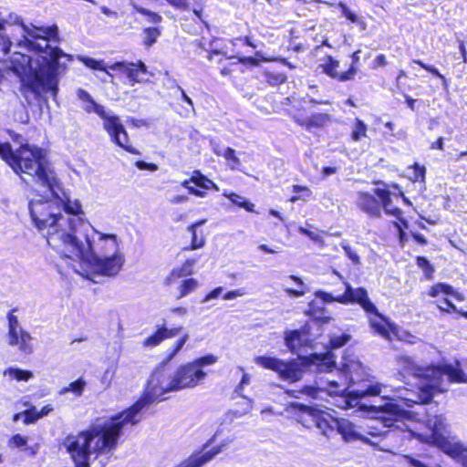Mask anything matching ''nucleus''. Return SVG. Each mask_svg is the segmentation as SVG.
I'll use <instances>...</instances> for the list:
<instances>
[{"mask_svg":"<svg viewBox=\"0 0 467 467\" xmlns=\"http://www.w3.org/2000/svg\"><path fill=\"white\" fill-rule=\"evenodd\" d=\"M339 379H319L314 385L305 386L300 389L292 390L295 398L306 396L318 399L326 392L335 398L334 404L342 409H367L360 400L368 396H382L387 393L386 384L379 383L367 371L362 363L352 356L343 358L340 364Z\"/></svg>","mask_w":467,"mask_h":467,"instance_id":"obj_4","label":"nucleus"},{"mask_svg":"<svg viewBox=\"0 0 467 467\" xmlns=\"http://www.w3.org/2000/svg\"><path fill=\"white\" fill-rule=\"evenodd\" d=\"M165 339V334L161 326L159 327L152 335L146 337L142 344L145 348H154L159 346Z\"/></svg>","mask_w":467,"mask_h":467,"instance_id":"obj_31","label":"nucleus"},{"mask_svg":"<svg viewBox=\"0 0 467 467\" xmlns=\"http://www.w3.org/2000/svg\"><path fill=\"white\" fill-rule=\"evenodd\" d=\"M223 288L222 286L216 287L213 291H211L206 296L203 298L202 302H208L212 299H215L219 297L223 292Z\"/></svg>","mask_w":467,"mask_h":467,"instance_id":"obj_55","label":"nucleus"},{"mask_svg":"<svg viewBox=\"0 0 467 467\" xmlns=\"http://www.w3.org/2000/svg\"><path fill=\"white\" fill-rule=\"evenodd\" d=\"M55 205L52 196L39 197L32 199L28 208L34 225L60 255L61 264L94 283L103 276L117 275L125 262L121 240L95 227L87 231L88 225L81 218L61 214Z\"/></svg>","mask_w":467,"mask_h":467,"instance_id":"obj_1","label":"nucleus"},{"mask_svg":"<svg viewBox=\"0 0 467 467\" xmlns=\"http://www.w3.org/2000/svg\"><path fill=\"white\" fill-rule=\"evenodd\" d=\"M53 410V407L51 405L44 406L40 410H37L36 418H43L48 415Z\"/></svg>","mask_w":467,"mask_h":467,"instance_id":"obj_61","label":"nucleus"},{"mask_svg":"<svg viewBox=\"0 0 467 467\" xmlns=\"http://www.w3.org/2000/svg\"><path fill=\"white\" fill-rule=\"evenodd\" d=\"M449 293H452V286L444 283H438L429 290V296L431 297H437L441 294L449 295Z\"/></svg>","mask_w":467,"mask_h":467,"instance_id":"obj_36","label":"nucleus"},{"mask_svg":"<svg viewBox=\"0 0 467 467\" xmlns=\"http://www.w3.org/2000/svg\"><path fill=\"white\" fill-rule=\"evenodd\" d=\"M404 405L397 402H389L379 407H369V410L376 413H380L377 419L368 420L362 425V431L372 441H379L390 434L391 431L388 430L391 427L400 428L396 423L399 418L405 416L407 411L402 408Z\"/></svg>","mask_w":467,"mask_h":467,"instance_id":"obj_9","label":"nucleus"},{"mask_svg":"<svg viewBox=\"0 0 467 467\" xmlns=\"http://www.w3.org/2000/svg\"><path fill=\"white\" fill-rule=\"evenodd\" d=\"M293 192L296 193L289 199V202H296L297 201L307 202L313 198V192L307 186L293 185Z\"/></svg>","mask_w":467,"mask_h":467,"instance_id":"obj_27","label":"nucleus"},{"mask_svg":"<svg viewBox=\"0 0 467 467\" xmlns=\"http://www.w3.org/2000/svg\"><path fill=\"white\" fill-rule=\"evenodd\" d=\"M250 375L248 373L244 372L242 379L238 385L237 391H241L244 388L250 383Z\"/></svg>","mask_w":467,"mask_h":467,"instance_id":"obj_60","label":"nucleus"},{"mask_svg":"<svg viewBox=\"0 0 467 467\" xmlns=\"http://www.w3.org/2000/svg\"><path fill=\"white\" fill-rule=\"evenodd\" d=\"M5 376H8L10 379L17 381H28L33 378V373L29 370H23L17 368H9L4 372Z\"/></svg>","mask_w":467,"mask_h":467,"instance_id":"obj_28","label":"nucleus"},{"mask_svg":"<svg viewBox=\"0 0 467 467\" xmlns=\"http://www.w3.org/2000/svg\"><path fill=\"white\" fill-rule=\"evenodd\" d=\"M300 420L306 428L316 426L323 435L328 437L332 431H336L333 422L337 421V419L330 418V420H327L313 410L304 407L303 416Z\"/></svg>","mask_w":467,"mask_h":467,"instance_id":"obj_15","label":"nucleus"},{"mask_svg":"<svg viewBox=\"0 0 467 467\" xmlns=\"http://www.w3.org/2000/svg\"><path fill=\"white\" fill-rule=\"evenodd\" d=\"M425 174H426L425 167L415 163L413 166V175H412L413 182H420L424 183Z\"/></svg>","mask_w":467,"mask_h":467,"instance_id":"obj_44","label":"nucleus"},{"mask_svg":"<svg viewBox=\"0 0 467 467\" xmlns=\"http://www.w3.org/2000/svg\"><path fill=\"white\" fill-rule=\"evenodd\" d=\"M161 35V32L156 27H148L144 29V45L147 47L152 46L159 36Z\"/></svg>","mask_w":467,"mask_h":467,"instance_id":"obj_38","label":"nucleus"},{"mask_svg":"<svg viewBox=\"0 0 467 467\" xmlns=\"http://www.w3.org/2000/svg\"><path fill=\"white\" fill-rule=\"evenodd\" d=\"M16 309L10 310L6 315L7 319V343L10 347L16 348L25 354H31L34 350L33 337L31 334L21 326Z\"/></svg>","mask_w":467,"mask_h":467,"instance_id":"obj_11","label":"nucleus"},{"mask_svg":"<svg viewBox=\"0 0 467 467\" xmlns=\"http://www.w3.org/2000/svg\"><path fill=\"white\" fill-rule=\"evenodd\" d=\"M285 341L286 347L292 351L296 352L297 349L309 343L308 335L306 328L300 330H290L285 333Z\"/></svg>","mask_w":467,"mask_h":467,"instance_id":"obj_23","label":"nucleus"},{"mask_svg":"<svg viewBox=\"0 0 467 467\" xmlns=\"http://www.w3.org/2000/svg\"><path fill=\"white\" fill-rule=\"evenodd\" d=\"M35 149H39V147L26 143L22 144L17 150H13L9 143H0V156L16 174H19L23 166L21 159L23 150H28L33 151Z\"/></svg>","mask_w":467,"mask_h":467,"instance_id":"obj_16","label":"nucleus"},{"mask_svg":"<svg viewBox=\"0 0 467 467\" xmlns=\"http://www.w3.org/2000/svg\"><path fill=\"white\" fill-rule=\"evenodd\" d=\"M289 278L292 279L293 281H295V283H296L300 286V289L285 288V291L289 296H294V297H299V296H304L306 291L304 289L305 284H304L303 280L300 277H297L296 275H290Z\"/></svg>","mask_w":467,"mask_h":467,"instance_id":"obj_39","label":"nucleus"},{"mask_svg":"<svg viewBox=\"0 0 467 467\" xmlns=\"http://www.w3.org/2000/svg\"><path fill=\"white\" fill-rule=\"evenodd\" d=\"M199 286V282L194 278H188L182 282L179 286L180 294L177 298H183L192 292L195 291Z\"/></svg>","mask_w":467,"mask_h":467,"instance_id":"obj_32","label":"nucleus"},{"mask_svg":"<svg viewBox=\"0 0 467 467\" xmlns=\"http://www.w3.org/2000/svg\"><path fill=\"white\" fill-rule=\"evenodd\" d=\"M349 339L347 335L335 336L330 339V345L333 348H337L345 345Z\"/></svg>","mask_w":467,"mask_h":467,"instance_id":"obj_52","label":"nucleus"},{"mask_svg":"<svg viewBox=\"0 0 467 467\" xmlns=\"http://www.w3.org/2000/svg\"><path fill=\"white\" fill-rule=\"evenodd\" d=\"M420 409L421 410L417 411L416 414L420 415L424 413V417L420 420L425 424L430 433L411 431L412 434L421 442L439 448L441 451L462 464L463 461L467 460V448L456 437L449 435L451 425L445 415L426 411L424 408Z\"/></svg>","mask_w":467,"mask_h":467,"instance_id":"obj_7","label":"nucleus"},{"mask_svg":"<svg viewBox=\"0 0 467 467\" xmlns=\"http://www.w3.org/2000/svg\"><path fill=\"white\" fill-rule=\"evenodd\" d=\"M329 121V116L324 113H316L309 117L308 124L314 127H322Z\"/></svg>","mask_w":467,"mask_h":467,"instance_id":"obj_41","label":"nucleus"},{"mask_svg":"<svg viewBox=\"0 0 467 467\" xmlns=\"http://www.w3.org/2000/svg\"><path fill=\"white\" fill-rule=\"evenodd\" d=\"M298 232L304 235H306L309 237L312 241L315 243L320 244L321 246H324V240L321 234V232L316 230V231H310L305 227L300 226L298 228Z\"/></svg>","mask_w":467,"mask_h":467,"instance_id":"obj_40","label":"nucleus"},{"mask_svg":"<svg viewBox=\"0 0 467 467\" xmlns=\"http://www.w3.org/2000/svg\"><path fill=\"white\" fill-rule=\"evenodd\" d=\"M256 365L277 373L278 378L290 383L302 379L305 364L298 359L283 360L275 357L257 356L254 358Z\"/></svg>","mask_w":467,"mask_h":467,"instance_id":"obj_10","label":"nucleus"},{"mask_svg":"<svg viewBox=\"0 0 467 467\" xmlns=\"http://www.w3.org/2000/svg\"><path fill=\"white\" fill-rule=\"evenodd\" d=\"M188 339H189V335L187 333L184 334L181 338H179L174 343V345L177 347V349L181 350L183 348V346L185 345V343L187 342Z\"/></svg>","mask_w":467,"mask_h":467,"instance_id":"obj_63","label":"nucleus"},{"mask_svg":"<svg viewBox=\"0 0 467 467\" xmlns=\"http://www.w3.org/2000/svg\"><path fill=\"white\" fill-rule=\"evenodd\" d=\"M5 19L0 16V48L4 54H6L9 51L12 45V41L5 35Z\"/></svg>","mask_w":467,"mask_h":467,"instance_id":"obj_34","label":"nucleus"},{"mask_svg":"<svg viewBox=\"0 0 467 467\" xmlns=\"http://www.w3.org/2000/svg\"><path fill=\"white\" fill-rule=\"evenodd\" d=\"M417 265L424 271L428 277H430L433 273V267L430 265L429 261L425 257H418Z\"/></svg>","mask_w":467,"mask_h":467,"instance_id":"obj_47","label":"nucleus"},{"mask_svg":"<svg viewBox=\"0 0 467 467\" xmlns=\"http://www.w3.org/2000/svg\"><path fill=\"white\" fill-rule=\"evenodd\" d=\"M230 442L231 441H223L222 443L213 447L209 451L194 453L177 467H202L212 461V459H213L217 454L223 451Z\"/></svg>","mask_w":467,"mask_h":467,"instance_id":"obj_18","label":"nucleus"},{"mask_svg":"<svg viewBox=\"0 0 467 467\" xmlns=\"http://www.w3.org/2000/svg\"><path fill=\"white\" fill-rule=\"evenodd\" d=\"M170 5L177 8H184L186 6V0H166Z\"/></svg>","mask_w":467,"mask_h":467,"instance_id":"obj_64","label":"nucleus"},{"mask_svg":"<svg viewBox=\"0 0 467 467\" xmlns=\"http://www.w3.org/2000/svg\"><path fill=\"white\" fill-rule=\"evenodd\" d=\"M315 296L320 299L323 303L337 302L338 296H334L332 294L317 290L315 292Z\"/></svg>","mask_w":467,"mask_h":467,"instance_id":"obj_48","label":"nucleus"},{"mask_svg":"<svg viewBox=\"0 0 467 467\" xmlns=\"http://www.w3.org/2000/svg\"><path fill=\"white\" fill-rule=\"evenodd\" d=\"M266 80L271 85H278L285 82L286 76L282 73H266Z\"/></svg>","mask_w":467,"mask_h":467,"instance_id":"obj_46","label":"nucleus"},{"mask_svg":"<svg viewBox=\"0 0 467 467\" xmlns=\"http://www.w3.org/2000/svg\"><path fill=\"white\" fill-rule=\"evenodd\" d=\"M357 206L370 217L379 218L381 215L380 202L373 194L358 192L356 195Z\"/></svg>","mask_w":467,"mask_h":467,"instance_id":"obj_20","label":"nucleus"},{"mask_svg":"<svg viewBox=\"0 0 467 467\" xmlns=\"http://www.w3.org/2000/svg\"><path fill=\"white\" fill-rule=\"evenodd\" d=\"M37 410L36 407H32L29 410L24 411V422L25 424H30L36 422L39 418H36Z\"/></svg>","mask_w":467,"mask_h":467,"instance_id":"obj_49","label":"nucleus"},{"mask_svg":"<svg viewBox=\"0 0 467 467\" xmlns=\"http://www.w3.org/2000/svg\"><path fill=\"white\" fill-rule=\"evenodd\" d=\"M239 61L243 64H250L253 66H258V60L255 57H240Z\"/></svg>","mask_w":467,"mask_h":467,"instance_id":"obj_62","label":"nucleus"},{"mask_svg":"<svg viewBox=\"0 0 467 467\" xmlns=\"http://www.w3.org/2000/svg\"><path fill=\"white\" fill-rule=\"evenodd\" d=\"M373 192L379 198L381 203L380 206H382L385 213L399 219L404 224V226L407 227L406 222L401 218L402 211L400 208L394 207L392 205L389 191L386 189L376 188L374 189Z\"/></svg>","mask_w":467,"mask_h":467,"instance_id":"obj_21","label":"nucleus"},{"mask_svg":"<svg viewBox=\"0 0 467 467\" xmlns=\"http://www.w3.org/2000/svg\"><path fill=\"white\" fill-rule=\"evenodd\" d=\"M338 7L341 9V14L344 16L347 19H348L351 23H355L359 25L363 29L366 27L365 22L360 19L356 14H354L347 5L346 4L340 2L338 3Z\"/></svg>","mask_w":467,"mask_h":467,"instance_id":"obj_35","label":"nucleus"},{"mask_svg":"<svg viewBox=\"0 0 467 467\" xmlns=\"http://www.w3.org/2000/svg\"><path fill=\"white\" fill-rule=\"evenodd\" d=\"M223 156L229 161H232L231 168L234 169L240 164V160L235 155V150L232 148H226L223 153Z\"/></svg>","mask_w":467,"mask_h":467,"instance_id":"obj_45","label":"nucleus"},{"mask_svg":"<svg viewBox=\"0 0 467 467\" xmlns=\"http://www.w3.org/2000/svg\"><path fill=\"white\" fill-rule=\"evenodd\" d=\"M437 307L443 312L450 313L451 311L459 312V309L454 306V304L447 298H444L441 304L437 303Z\"/></svg>","mask_w":467,"mask_h":467,"instance_id":"obj_50","label":"nucleus"},{"mask_svg":"<svg viewBox=\"0 0 467 467\" xmlns=\"http://www.w3.org/2000/svg\"><path fill=\"white\" fill-rule=\"evenodd\" d=\"M336 431L342 436L345 441H361L364 443L378 447V442L372 441L366 436L362 431V425H357L348 419H337V421L333 422Z\"/></svg>","mask_w":467,"mask_h":467,"instance_id":"obj_12","label":"nucleus"},{"mask_svg":"<svg viewBox=\"0 0 467 467\" xmlns=\"http://www.w3.org/2000/svg\"><path fill=\"white\" fill-rule=\"evenodd\" d=\"M323 72L332 78L337 79L340 82L352 80L357 73V67L353 65L346 72H338L339 61L334 59L332 57H327L323 63L320 64Z\"/></svg>","mask_w":467,"mask_h":467,"instance_id":"obj_19","label":"nucleus"},{"mask_svg":"<svg viewBox=\"0 0 467 467\" xmlns=\"http://www.w3.org/2000/svg\"><path fill=\"white\" fill-rule=\"evenodd\" d=\"M162 329L165 334V338L168 339L176 337L179 334L182 327L168 328L165 326H162Z\"/></svg>","mask_w":467,"mask_h":467,"instance_id":"obj_56","label":"nucleus"},{"mask_svg":"<svg viewBox=\"0 0 467 467\" xmlns=\"http://www.w3.org/2000/svg\"><path fill=\"white\" fill-rule=\"evenodd\" d=\"M345 293L338 296L337 302L343 305L349 303L358 304L365 312L376 311V306L369 300L365 288H353L348 282H344Z\"/></svg>","mask_w":467,"mask_h":467,"instance_id":"obj_13","label":"nucleus"},{"mask_svg":"<svg viewBox=\"0 0 467 467\" xmlns=\"http://www.w3.org/2000/svg\"><path fill=\"white\" fill-rule=\"evenodd\" d=\"M17 30L22 38L16 40V45L36 53V57H31L21 52H15L9 60L10 69L20 79L22 95L28 103L48 92L56 97L58 90V76L66 68L65 63L60 59L69 60V56L57 47V26L21 24Z\"/></svg>","mask_w":467,"mask_h":467,"instance_id":"obj_3","label":"nucleus"},{"mask_svg":"<svg viewBox=\"0 0 467 467\" xmlns=\"http://www.w3.org/2000/svg\"><path fill=\"white\" fill-rule=\"evenodd\" d=\"M396 363L402 378L408 375L417 379L419 392L415 394L405 388L386 385L387 393H383L382 398L401 402L406 407L430 402L436 394L447 391L451 382L467 383V375L459 364L421 367L409 356L397 357Z\"/></svg>","mask_w":467,"mask_h":467,"instance_id":"obj_5","label":"nucleus"},{"mask_svg":"<svg viewBox=\"0 0 467 467\" xmlns=\"http://www.w3.org/2000/svg\"><path fill=\"white\" fill-rule=\"evenodd\" d=\"M368 127L367 125L359 119H356L353 125L352 130L350 134V138L353 141H358L362 138L367 136Z\"/></svg>","mask_w":467,"mask_h":467,"instance_id":"obj_30","label":"nucleus"},{"mask_svg":"<svg viewBox=\"0 0 467 467\" xmlns=\"http://www.w3.org/2000/svg\"><path fill=\"white\" fill-rule=\"evenodd\" d=\"M170 312L178 317H184L188 314V308L184 306H177L171 308Z\"/></svg>","mask_w":467,"mask_h":467,"instance_id":"obj_57","label":"nucleus"},{"mask_svg":"<svg viewBox=\"0 0 467 467\" xmlns=\"http://www.w3.org/2000/svg\"><path fill=\"white\" fill-rule=\"evenodd\" d=\"M311 366L317 367L319 372L330 371L335 367V357L331 352L325 354H311L309 357L304 358Z\"/></svg>","mask_w":467,"mask_h":467,"instance_id":"obj_22","label":"nucleus"},{"mask_svg":"<svg viewBox=\"0 0 467 467\" xmlns=\"http://www.w3.org/2000/svg\"><path fill=\"white\" fill-rule=\"evenodd\" d=\"M108 67L113 71H119L124 74L131 86H133L135 83L147 81V79L143 77L147 74V67L141 61H138L137 63L126 61L116 62Z\"/></svg>","mask_w":467,"mask_h":467,"instance_id":"obj_14","label":"nucleus"},{"mask_svg":"<svg viewBox=\"0 0 467 467\" xmlns=\"http://www.w3.org/2000/svg\"><path fill=\"white\" fill-rule=\"evenodd\" d=\"M77 97L82 102V109L87 113L94 112L103 119V128L108 132L112 142L123 148L130 153L140 154L132 146L129 145L128 134L120 122V119L110 111L98 104L86 90L78 88Z\"/></svg>","mask_w":467,"mask_h":467,"instance_id":"obj_8","label":"nucleus"},{"mask_svg":"<svg viewBox=\"0 0 467 467\" xmlns=\"http://www.w3.org/2000/svg\"><path fill=\"white\" fill-rule=\"evenodd\" d=\"M191 181H192V183H194L196 186L201 187L205 190L213 189L215 191H219V187L217 184H215L213 181L208 179L206 176L202 175L199 171H194Z\"/></svg>","mask_w":467,"mask_h":467,"instance_id":"obj_25","label":"nucleus"},{"mask_svg":"<svg viewBox=\"0 0 467 467\" xmlns=\"http://www.w3.org/2000/svg\"><path fill=\"white\" fill-rule=\"evenodd\" d=\"M23 166L18 174L24 182L29 179L39 186L45 188L52 196L57 203V207L62 206L64 211L72 216L70 218H81L88 226L87 231L93 227L89 223L84 220L85 214L82 204L79 200L72 199L58 182L55 171L47 160L46 150L42 148L35 149L33 151L23 150L21 156ZM69 217V215H67Z\"/></svg>","mask_w":467,"mask_h":467,"instance_id":"obj_6","label":"nucleus"},{"mask_svg":"<svg viewBox=\"0 0 467 467\" xmlns=\"http://www.w3.org/2000/svg\"><path fill=\"white\" fill-rule=\"evenodd\" d=\"M87 385V382L82 379H78L76 381L71 382L67 387L63 388L60 390V394H66L67 392H73L76 396H80Z\"/></svg>","mask_w":467,"mask_h":467,"instance_id":"obj_33","label":"nucleus"},{"mask_svg":"<svg viewBox=\"0 0 467 467\" xmlns=\"http://www.w3.org/2000/svg\"><path fill=\"white\" fill-rule=\"evenodd\" d=\"M223 195L228 198L234 204L237 205L238 207L244 208L247 212H254V204L247 201L244 197L234 192H229L227 191H225Z\"/></svg>","mask_w":467,"mask_h":467,"instance_id":"obj_26","label":"nucleus"},{"mask_svg":"<svg viewBox=\"0 0 467 467\" xmlns=\"http://www.w3.org/2000/svg\"><path fill=\"white\" fill-rule=\"evenodd\" d=\"M78 60L81 61L88 67L107 72V68L106 67H104V63L102 60H96L92 57L82 56L78 57Z\"/></svg>","mask_w":467,"mask_h":467,"instance_id":"obj_37","label":"nucleus"},{"mask_svg":"<svg viewBox=\"0 0 467 467\" xmlns=\"http://www.w3.org/2000/svg\"><path fill=\"white\" fill-rule=\"evenodd\" d=\"M194 259H188L183 265L179 269H173L168 277V281H172L175 278H179L184 275H191L192 273V266L195 265Z\"/></svg>","mask_w":467,"mask_h":467,"instance_id":"obj_29","label":"nucleus"},{"mask_svg":"<svg viewBox=\"0 0 467 467\" xmlns=\"http://www.w3.org/2000/svg\"><path fill=\"white\" fill-rule=\"evenodd\" d=\"M206 223V219L197 221L187 227V231L192 234L191 244L185 247L184 250L192 251L202 248L206 244V239L203 235L197 234V229Z\"/></svg>","mask_w":467,"mask_h":467,"instance_id":"obj_24","label":"nucleus"},{"mask_svg":"<svg viewBox=\"0 0 467 467\" xmlns=\"http://www.w3.org/2000/svg\"><path fill=\"white\" fill-rule=\"evenodd\" d=\"M112 378H113V374L109 370L107 369L105 372H104V375L101 379V383L102 385L105 387V388H108L109 387L110 383H111V380H112Z\"/></svg>","mask_w":467,"mask_h":467,"instance_id":"obj_59","label":"nucleus"},{"mask_svg":"<svg viewBox=\"0 0 467 467\" xmlns=\"http://www.w3.org/2000/svg\"><path fill=\"white\" fill-rule=\"evenodd\" d=\"M134 8L136 11L140 14H142L148 17L149 22L152 24H158L161 21V16L158 15L157 13L151 12L146 8L140 7L137 5H134Z\"/></svg>","mask_w":467,"mask_h":467,"instance_id":"obj_43","label":"nucleus"},{"mask_svg":"<svg viewBox=\"0 0 467 467\" xmlns=\"http://www.w3.org/2000/svg\"><path fill=\"white\" fill-rule=\"evenodd\" d=\"M245 295H247V291L245 288L242 287V288H238V289L227 292L226 294L223 295V299L224 300H234L237 297L244 296Z\"/></svg>","mask_w":467,"mask_h":467,"instance_id":"obj_51","label":"nucleus"},{"mask_svg":"<svg viewBox=\"0 0 467 467\" xmlns=\"http://www.w3.org/2000/svg\"><path fill=\"white\" fill-rule=\"evenodd\" d=\"M217 360L216 356L210 354L182 364L173 371L164 368H158L148 381L144 397L128 410L108 420L93 424L78 435L66 437L63 446L76 467H89L91 459L111 452L117 447V441L123 428L140 420V412L143 408L162 400V396L168 392L192 389L202 384L207 377L203 368L213 365Z\"/></svg>","mask_w":467,"mask_h":467,"instance_id":"obj_2","label":"nucleus"},{"mask_svg":"<svg viewBox=\"0 0 467 467\" xmlns=\"http://www.w3.org/2000/svg\"><path fill=\"white\" fill-rule=\"evenodd\" d=\"M342 249L344 250L346 255L348 257V259L354 264V265H359L360 264V258L358 254L349 246L348 242L343 241L340 244Z\"/></svg>","mask_w":467,"mask_h":467,"instance_id":"obj_42","label":"nucleus"},{"mask_svg":"<svg viewBox=\"0 0 467 467\" xmlns=\"http://www.w3.org/2000/svg\"><path fill=\"white\" fill-rule=\"evenodd\" d=\"M27 442V438L20 434L14 435L9 441V446L11 447H22Z\"/></svg>","mask_w":467,"mask_h":467,"instance_id":"obj_53","label":"nucleus"},{"mask_svg":"<svg viewBox=\"0 0 467 467\" xmlns=\"http://www.w3.org/2000/svg\"><path fill=\"white\" fill-rule=\"evenodd\" d=\"M317 302H316L315 300L311 301L309 303V306H308V310L307 312L311 315V316H315L316 317H319L318 316V312L319 310L322 311L323 308L322 307H318L317 306Z\"/></svg>","mask_w":467,"mask_h":467,"instance_id":"obj_58","label":"nucleus"},{"mask_svg":"<svg viewBox=\"0 0 467 467\" xmlns=\"http://www.w3.org/2000/svg\"><path fill=\"white\" fill-rule=\"evenodd\" d=\"M366 313L369 326L375 333L388 340L391 339V335H397L398 327L379 313L377 307L376 311H367Z\"/></svg>","mask_w":467,"mask_h":467,"instance_id":"obj_17","label":"nucleus"},{"mask_svg":"<svg viewBox=\"0 0 467 467\" xmlns=\"http://www.w3.org/2000/svg\"><path fill=\"white\" fill-rule=\"evenodd\" d=\"M403 460L411 467H430L423 462L416 459L410 455H403Z\"/></svg>","mask_w":467,"mask_h":467,"instance_id":"obj_54","label":"nucleus"}]
</instances>
